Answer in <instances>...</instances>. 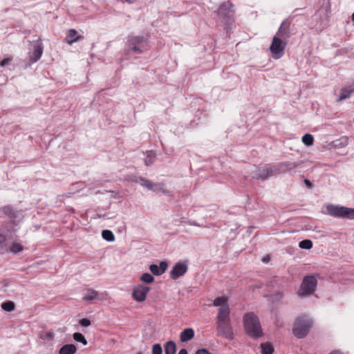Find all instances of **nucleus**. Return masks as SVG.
<instances>
[{
  "instance_id": "obj_2",
  "label": "nucleus",
  "mask_w": 354,
  "mask_h": 354,
  "mask_svg": "<svg viewBox=\"0 0 354 354\" xmlns=\"http://www.w3.org/2000/svg\"><path fill=\"white\" fill-rule=\"evenodd\" d=\"M230 313V311H218L216 326L217 335L232 340L234 338V335Z\"/></svg>"
},
{
  "instance_id": "obj_45",
  "label": "nucleus",
  "mask_w": 354,
  "mask_h": 354,
  "mask_svg": "<svg viewBox=\"0 0 354 354\" xmlns=\"http://www.w3.org/2000/svg\"><path fill=\"white\" fill-rule=\"evenodd\" d=\"M127 2H128L129 3H133L136 1V0H125Z\"/></svg>"
},
{
  "instance_id": "obj_27",
  "label": "nucleus",
  "mask_w": 354,
  "mask_h": 354,
  "mask_svg": "<svg viewBox=\"0 0 354 354\" xmlns=\"http://www.w3.org/2000/svg\"><path fill=\"white\" fill-rule=\"evenodd\" d=\"M73 337L75 341L80 342L85 346L88 344V342L86 339L85 337L80 333H75L73 335Z\"/></svg>"
},
{
  "instance_id": "obj_15",
  "label": "nucleus",
  "mask_w": 354,
  "mask_h": 354,
  "mask_svg": "<svg viewBox=\"0 0 354 354\" xmlns=\"http://www.w3.org/2000/svg\"><path fill=\"white\" fill-rule=\"evenodd\" d=\"M194 337V330L191 328L184 329L180 335V340L186 342L192 339Z\"/></svg>"
},
{
  "instance_id": "obj_3",
  "label": "nucleus",
  "mask_w": 354,
  "mask_h": 354,
  "mask_svg": "<svg viewBox=\"0 0 354 354\" xmlns=\"http://www.w3.org/2000/svg\"><path fill=\"white\" fill-rule=\"evenodd\" d=\"M313 322L306 317H299L294 322L292 333L298 339H302L307 336Z\"/></svg>"
},
{
  "instance_id": "obj_43",
  "label": "nucleus",
  "mask_w": 354,
  "mask_h": 354,
  "mask_svg": "<svg viewBox=\"0 0 354 354\" xmlns=\"http://www.w3.org/2000/svg\"><path fill=\"white\" fill-rule=\"evenodd\" d=\"M269 260H270V257H269V256H268V257H264V258L263 259V262H266V263H268V262L269 261Z\"/></svg>"
},
{
  "instance_id": "obj_5",
  "label": "nucleus",
  "mask_w": 354,
  "mask_h": 354,
  "mask_svg": "<svg viewBox=\"0 0 354 354\" xmlns=\"http://www.w3.org/2000/svg\"><path fill=\"white\" fill-rule=\"evenodd\" d=\"M326 210L329 215L334 217L354 219V209L353 208L328 205L326 206Z\"/></svg>"
},
{
  "instance_id": "obj_8",
  "label": "nucleus",
  "mask_w": 354,
  "mask_h": 354,
  "mask_svg": "<svg viewBox=\"0 0 354 354\" xmlns=\"http://www.w3.org/2000/svg\"><path fill=\"white\" fill-rule=\"evenodd\" d=\"M232 4L228 2L223 3L218 8V15L220 19L227 23L234 15Z\"/></svg>"
},
{
  "instance_id": "obj_36",
  "label": "nucleus",
  "mask_w": 354,
  "mask_h": 354,
  "mask_svg": "<svg viewBox=\"0 0 354 354\" xmlns=\"http://www.w3.org/2000/svg\"><path fill=\"white\" fill-rule=\"evenodd\" d=\"M79 324L84 327H88L91 325V321L87 318H83L80 319Z\"/></svg>"
},
{
  "instance_id": "obj_29",
  "label": "nucleus",
  "mask_w": 354,
  "mask_h": 354,
  "mask_svg": "<svg viewBox=\"0 0 354 354\" xmlns=\"http://www.w3.org/2000/svg\"><path fill=\"white\" fill-rule=\"evenodd\" d=\"M299 248L302 249H311L313 248V242L310 240L305 239L299 242Z\"/></svg>"
},
{
  "instance_id": "obj_44",
  "label": "nucleus",
  "mask_w": 354,
  "mask_h": 354,
  "mask_svg": "<svg viewBox=\"0 0 354 354\" xmlns=\"http://www.w3.org/2000/svg\"><path fill=\"white\" fill-rule=\"evenodd\" d=\"M257 174H266V172L263 171V167L259 170V173Z\"/></svg>"
},
{
  "instance_id": "obj_17",
  "label": "nucleus",
  "mask_w": 354,
  "mask_h": 354,
  "mask_svg": "<svg viewBox=\"0 0 354 354\" xmlns=\"http://www.w3.org/2000/svg\"><path fill=\"white\" fill-rule=\"evenodd\" d=\"M277 167L278 168V172L279 174L280 172H286L295 169L297 167V165L294 162H285L277 165Z\"/></svg>"
},
{
  "instance_id": "obj_24",
  "label": "nucleus",
  "mask_w": 354,
  "mask_h": 354,
  "mask_svg": "<svg viewBox=\"0 0 354 354\" xmlns=\"http://www.w3.org/2000/svg\"><path fill=\"white\" fill-rule=\"evenodd\" d=\"M261 354H273L274 347L270 342L261 344Z\"/></svg>"
},
{
  "instance_id": "obj_6",
  "label": "nucleus",
  "mask_w": 354,
  "mask_h": 354,
  "mask_svg": "<svg viewBox=\"0 0 354 354\" xmlns=\"http://www.w3.org/2000/svg\"><path fill=\"white\" fill-rule=\"evenodd\" d=\"M148 49L147 40L140 36L131 37L128 41V51L141 54Z\"/></svg>"
},
{
  "instance_id": "obj_47",
  "label": "nucleus",
  "mask_w": 354,
  "mask_h": 354,
  "mask_svg": "<svg viewBox=\"0 0 354 354\" xmlns=\"http://www.w3.org/2000/svg\"><path fill=\"white\" fill-rule=\"evenodd\" d=\"M137 354H142L141 352H138Z\"/></svg>"
},
{
  "instance_id": "obj_39",
  "label": "nucleus",
  "mask_w": 354,
  "mask_h": 354,
  "mask_svg": "<svg viewBox=\"0 0 354 354\" xmlns=\"http://www.w3.org/2000/svg\"><path fill=\"white\" fill-rule=\"evenodd\" d=\"M305 183L308 186V188H312L313 187V185H312V183H310V181L309 180L306 179L305 180Z\"/></svg>"
},
{
  "instance_id": "obj_23",
  "label": "nucleus",
  "mask_w": 354,
  "mask_h": 354,
  "mask_svg": "<svg viewBox=\"0 0 354 354\" xmlns=\"http://www.w3.org/2000/svg\"><path fill=\"white\" fill-rule=\"evenodd\" d=\"M164 184L162 183H152L151 186L149 187V190L153 192H162L164 194H168L169 193L166 189L164 188Z\"/></svg>"
},
{
  "instance_id": "obj_31",
  "label": "nucleus",
  "mask_w": 354,
  "mask_h": 354,
  "mask_svg": "<svg viewBox=\"0 0 354 354\" xmlns=\"http://www.w3.org/2000/svg\"><path fill=\"white\" fill-rule=\"evenodd\" d=\"M23 246L18 243H14L10 246V251L13 253L20 252L23 250Z\"/></svg>"
},
{
  "instance_id": "obj_42",
  "label": "nucleus",
  "mask_w": 354,
  "mask_h": 354,
  "mask_svg": "<svg viewBox=\"0 0 354 354\" xmlns=\"http://www.w3.org/2000/svg\"><path fill=\"white\" fill-rule=\"evenodd\" d=\"M6 241V237L3 235L0 234V244L3 243Z\"/></svg>"
},
{
  "instance_id": "obj_19",
  "label": "nucleus",
  "mask_w": 354,
  "mask_h": 354,
  "mask_svg": "<svg viewBox=\"0 0 354 354\" xmlns=\"http://www.w3.org/2000/svg\"><path fill=\"white\" fill-rule=\"evenodd\" d=\"M353 92L354 84L346 88H342L340 91V95L339 97L338 101H342L348 98Z\"/></svg>"
},
{
  "instance_id": "obj_9",
  "label": "nucleus",
  "mask_w": 354,
  "mask_h": 354,
  "mask_svg": "<svg viewBox=\"0 0 354 354\" xmlns=\"http://www.w3.org/2000/svg\"><path fill=\"white\" fill-rule=\"evenodd\" d=\"M149 290V287L142 285L137 286L133 289L132 293L133 298L138 301H143Z\"/></svg>"
},
{
  "instance_id": "obj_21",
  "label": "nucleus",
  "mask_w": 354,
  "mask_h": 354,
  "mask_svg": "<svg viewBox=\"0 0 354 354\" xmlns=\"http://www.w3.org/2000/svg\"><path fill=\"white\" fill-rule=\"evenodd\" d=\"M213 304L216 307L228 308V298L225 296L217 297L214 300Z\"/></svg>"
},
{
  "instance_id": "obj_22",
  "label": "nucleus",
  "mask_w": 354,
  "mask_h": 354,
  "mask_svg": "<svg viewBox=\"0 0 354 354\" xmlns=\"http://www.w3.org/2000/svg\"><path fill=\"white\" fill-rule=\"evenodd\" d=\"M176 344L174 341H168L165 344V354H176Z\"/></svg>"
},
{
  "instance_id": "obj_35",
  "label": "nucleus",
  "mask_w": 354,
  "mask_h": 354,
  "mask_svg": "<svg viewBox=\"0 0 354 354\" xmlns=\"http://www.w3.org/2000/svg\"><path fill=\"white\" fill-rule=\"evenodd\" d=\"M40 337L42 339L53 340L54 338V333L51 331L46 332L43 335H41Z\"/></svg>"
},
{
  "instance_id": "obj_11",
  "label": "nucleus",
  "mask_w": 354,
  "mask_h": 354,
  "mask_svg": "<svg viewBox=\"0 0 354 354\" xmlns=\"http://www.w3.org/2000/svg\"><path fill=\"white\" fill-rule=\"evenodd\" d=\"M43 53V46L41 42L37 41L34 44L33 51L29 56L30 63L37 62L41 57Z\"/></svg>"
},
{
  "instance_id": "obj_12",
  "label": "nucleus",
  "mask_w": 354,
  "mask_h": 354,
  "mask_svg": "<svg viewBox=\"0 0 354 354\" xmlns=\"http://www.w3.org/2000/svg\"><path fill=\"white\" fill-rule=\"evenodd\" d=\"M263 171L266 172V174H256L255 178L257 180H264L270 176L279 174L277 165H265L263 167Z\"/></svg>"
},
{
  "instance_id": "obj_4",
  "label": "nucleus",
  "mask_w": 354,
  "mask_h": 354,
  "mask_svg": "<svg viewBox=\"0 0 354 354\" xmlns=\"http://www.w3.org/2000/svg\"><path fill=\"white\" fill-rule=\"evenodd\" d=\"M317 284V281L314 276H306L297 291L298 296L304 297L313 294L316 290Z\"/></svg>"
},
{
  "instance_id": "obj_38",
  "label": "nucleus",
  "mask_w": 354,
  "mask_h": 354,
  "mask_svg": "<svg viewBox=\"0 0 354 354\" xmlns=\"http://www.w3.org/2000/svg\"><path fill=\"white\" fill-rule=\"evenodd\" d=\"M195 354H211V353L206 348L198 349Z\"/></svg>"
},
{
  "instance_id": "obj_14",
  "label": "nucleus",
  "mask_w": 354,
  "mask_h": 354,
  "mask_svg": "<svg viewBox=\"0 0 354 354\" xmlns=\"http://www.w3.org/2000/svg\"><path fill=\"white\" fill-rule=\"evenodd\" d=\"M168 264L166 261H161L160 266L152 264L149 266L150 271L156 276L162 274L167 270Z\"/></svg>"
},
{
  "instance_id": "obj_7",
  "label": "nucleus",
  "mask_w": 354,
  "mask_h": 354,
  "mask_svg": "<svg viewBox=\"0 0 354 354\" xmlns=\"http://www.w3.org/2000/svg\"><path fill=\"white\" fill-rule=\"evenodd\" d=\"M286 41L283 39L279 38L278 36H274L272 43L270 46V50L276 58H279L282 54L286 46Z\"/></svg>"
},
{
  "instance_id": "obj_13",
  "label": "nucleus",
  "mask_w": 354,
  "mask_h": 354,
  "mask_svg": "<svg viewBox=\"0 0 354 354\" xmlns=\"http://www.w3.org/2000/svg\"><path fill=\"white\" fill-rule=\"evenodd\" d=\"M279 38L286 39L290 37V26L286 21H283L278 29L276 35Z\"/></svg>"
},
{
  "instance_id": "obj_37",
  "label": "nucleus",
  "mask_w": 354,
  "mask_h": 354,
  "mask_svg": "<svg viewBox=\"0 0 354 354\" xmlns=\"http://www.w3.org/2000/svg\"><path fill=\"white\" fill-rule=\"evenodd\" d=\"M12 61V58H5L0 62V66L3 67Z\"/></svg>"
},
{
  "instance_id": "obj_40",
  "label": "nucleus",
  "mask_w": 354,
  "mask_h": 354,
  "mask_svg": "<svg viewBox=\"0 0 354 354\" xmlns=\"http://www.w3.org/2000/svg\"><path fill=\"white\" fill-rule=\"evenodd\" d=\"M178 354H188V353L185 348H182L179 351Z\"/></svg>"
},
{
  "instance_id": "obj_16",
  "label": "nucleus",
  "mask_w": 354,
  "mask_h": 354,
  "mask_svg": "<svg viewBox=\"0 0 354 354\" xmlns=\"http://www.w3.org/2000/svg\"><path fill=\"white\" fill-rule=\"evenodd\" d=\"M77 34V31L75 29H70L68 30L66 34L67 43L68 44H72L75 42L80 41L83 39L82 35H77L76 37L75 36Z\"/></svg>"
},
{
  "instance_id": "obj_34",
  "label": "nucleus",
  "mask_w": 354,
  "mask_h": 354,
  "mask_svg": "<svg viewBox=\"0 0 354 354\" xmlns=\"http://www.w3.org/2000/svg\"><path fill=\"white\" fill-rule=\"evenodd\" d=\"M152 354H162V348L160 344H155L153 346Z\"/></svg>"
},
{
  "instance_id": "obj_20",
  "label": "nucleus",
  "mask_w": 354,
  "mask_h": 354,
  "mask_svg": "<svg viewBox=\"0 0 354 354\" xmlns=\"http://www.w3.org/2000/svg\"><path fill=\"white\" fill-rule=\"evenodd\" d=\"M76 351V346L74 344H69L62 346L59 351V354H75Z\"/></svg>"
},
{
  "instance_id": "obj_25",
  "label": "nucleus",
  "mask_w": 354,
  "mask_h": 354,
  "mask_svg": "<svg viewBox=\"0 0 354 354\" xmlns=\"http://www.w3.org/2000/svg\"><path fill=\"white\" fill-rule=\"evenodd\" d=\"M132 180L136 183H139L140 185H141L142 186H143L145 187H147L149 190V187L152 185L151 181H150L149 180H148L145 178H142V177L136 178L135 179H133Z\"/></svg>"
},
{
  "instance_id": "obj_28",
  "label": "nucleus",
  "mask_w": 354,
  "mask_h": 354,
  "mask_svg": "<svg viewBox=\"0 0 354 354\" xmlns=\"http://www.w3.org/2000/svg\"><path fill=\"white\" fill-rule=\"evenodd\" d=\"M302 142L306 146H311L314 142V138L311 134L306 133L302 137Z\"/></svg>"
},
{
  "instance_id": "obj_46",
  "label": "nucleus",
  "mask_w": 354,
  "mask_h": 354,
  "mask_svg": "<svg viewBox=\"0 0 354 354\" xmlns=\"http://www.w3.org/2000/svg\"><path fill=\"white\" fill-rule=\"evenodd\" d=\"M352 21L354 22V12L352 15Z\"/></svg>"
},
{
  "instance_id": "obj_32",
  "label": "nucleus",
  "mask_w": 354,
  "mask_h": 354,
  "mask_svg": "<svg viewBox=\"0 0 354 354\" xmlns=\"http://www.w3.org/2000/svg\"><path fill=\"white\" fill-rule=\"evenodd\" d=\"M155 154L152 151H149L145 160V164L149 166L153 163Z\"/></svg>"
},
{
  "instance_id": "obj_18",
  "label": "nucleus",
  "mask_w": 354,
  "mask_h": 354,
  "mask_svg": "<svg viewBox=\"0 0 354 354\" xmlns=\"http://www.w3.org/2000/svg\"><path fill=\"white\" fill-rule=\"evenodd\" d=\"M100 294L95 290L88 289L84 295L83 299L87 301H93L100 298Z\"/></svg>"
},
{
  "instance_id": "obj_33",
  "label": "nucleus",
  "mask_w": 354,
  "mask_h": 354,
  "mask_svg": "<svg viewBox=\"0 0 354 354\" xmlns=\"http://www.w3.org/2000/svg\"><path fill=\"white\" fill-rule=\"evenodd\" d=\"M15 307V303L11 301L4 302L1 304V308L3 310H14Z\"/></svg>"
},
{
  "instance_id": "obj_30",
  "label": "nucleus",
  "mask_w": 354,
  "mask_h": 354,
  "mask_svg": "<svg viewBox=\"0 0 354 354\" xmlns=\"http://www.w3.org/2000/svg\"><path fill=\"white\" fill-rule=\"evenodd\" d=\"M140 281L147 283H151L153 282L154 277L149 273H144L140 277Z\"/></svg>"
},
{
  "instance_id": "obj_1",
  "label": "nucleus",
  "mask_w": 354,
  "mask_h": 354,
  "mask_svg": "<svg viewBox=\"0 0 354 354\" xmlns=\"http://www.w3.org/2000/svg\"><path fill=\"white\" fill-rule=\"evenodd\" d=\"M243 327L245 333L251 338L257 339L263 336V331L258 316L252 311L244 315Z\"/></svg>"
},
{
  "instance_id": "obj_41",
  "label": "nucleus",
  "mask_w": 354,
  "mask_h": 354,
  "mask_svg": "<svg viewBox=\"0 0 354 354\" xmlns=\"http://www.w3.org/2000/svg\"><path fill=\"white\" fill-rule=\"evenodd\" d=\"M328 354H343V353H342L339 350H335V351H331L330 353Z\"/></svg>"
},
{
  "instance_id": "obj_10",
  "label": "nucleus",
  "mask_w": 354,
  "mask_h": 354,
  "mask_svg": "<svg viewBox=\"0 0 354 354\" xmlns=\"http://www.w3.org/2000/svg\"><path fill=\"white\" fill-rule=\"evenodd\" d=\"M187 270V266L183 263H177L170 271V277L173 279H177L184 275Z\"/></svg>"
},
{
  "instance_id": "obj_26",
  "label": "nucleus",
  "mask_w": 354,
  "mask_h": 354,
  "mask_svg": "<svg viewBox=\"0 0 354 354\" xmlns=\"http://www.w3.org/2000/svg\"><path fill=\"white\" fill-rule=\"evenodd\" d=\"M102 238L108 241H113L115 240V236L113 233L109 230H104L102 232Z\"/></svg>"
}]
</instances>
